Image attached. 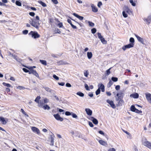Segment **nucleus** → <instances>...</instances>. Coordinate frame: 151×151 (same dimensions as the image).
Returning <instances> with one entry per match:
<instances>
[{"mask_svg":"<svg viewBox=\"0 0 151 151\" xmlns=\"http://www.w3.org/2000/svg\"><path fill=\"white\" fill-rule=\"evenodd\" d=\"M31 20L32 22H31V21H30V23L32 25L37 29H38L39 26L40 25L39 21H37L35 19H31Z\"/></svg>","mask_w":151,"mask_h":151,"instance_id":"nucleus-1","label":"nucleus"},{"mask_svg":"<svg viewBox=\"0 0 151 151\" xmlns=\"http://www.w3.org/2000/svg\"><path fill=\"white\" fill-rule=\"evenodd\" d=\"M142 143L144 145L151 149V143L146 139L142 140Z\"/></svg>","mask_w":151,"mask_h":151,"instance_id":"nucleus-2","label":"nucleus"},{"mask_svg":"<svg viewBox=\"0 0 151 151\" xmlns=\"http://www.w3.org/2000/svg\"><path fill=\"white\" fill-rule=\"evenodd\" d=\"M29 35H31L32 37L34 39L39 38L40 35L36 32H33L31 31L29 33Z\"/></svg>","mask_w":151,"mask_h":151,"instance_id":"nucleus-3","label":"nucleus"},{"mask_svg":"<svg viewBox=\"0 0 151 151\" xmlns=\"http://www.w3.org/2000/svg\"><path fill=\"white\" fill-rule=\"evenodd\" d=\"M124 95V93L122 91H120L119 93L116 94V96H117L118 98L116 99V100L118 101L119 99H122Z\"/></svg>","mask_w":151,"mask_h":151,"instance_id":"nucleus-4","label":"nucleus"},{"mask_svg":"<svg viewBox=\"0 0 151 151\" xmlns=\"http://www.w3.org/2000/svg\"><path fill=\"white\" fill-rule=\"evenodd\" d=\"M133 43H130L122 47V49L124 51H125L127 49L132 48L134 46Z\"/></svg>","mask_w":151,"mask_h":151,"instance_id":"nucleus-5","label":"nucleus"},{"mask_svg":"<svg viewBox=\"0 0 151 151\" xmlns=\"http://www.w3.org/2000/svg\"><path fill=\"white\" fill-rule=\"evenodd\" d=\"M123 9L125 12H127L129 14H131L132 12L131 10L126 6H124Z\"/></svg>","mask_w":151,"mask_h":151,"instance_id":"nucleus-6","label":"nucleus"},{"mask_svg":"<svg viewBox=\"0 0 151 151\" xmlns=\"http://www.w3.org/2000/svg\"><path fill=\"white\" fill-rule=\"evenodd\" d=\"M146 98L148 102L151 104V94L149 93H145Z\"/></svg>","mask_w":151,"mask_h":151,"instance_id":"nucleus-7","label":"nucleus"},{"mask_svg":"<svg viewBox=\"0 0 151 151\" xmlns=\"http://www.w3.org/2000/svg\"><path fill=\"white\" fill-rule=\"evenodd\" d=\"M135 36L136 37V38L137 39V40L139 42H141L142 44H145L144 39L140 37L139 36H138V35H135Z\"/></svg>","mask_w":151,"mask_h":151,"instance_id":"nucleus-8","label":"nucleus"},{"mask_svg":"<svg viewBox=\"0 0 151 151\" xmlns=\"http://www.w3.org/2000/svg\"><path fill=\"white\" fill-rule=\"evenodd\" d=\"M98 141L99 144L101 145L105 146V147H107L108 145L107 142L103 140H98Z\"/></svg>","mask_w":151,"mask_h":151,"instance_id":"nucleus-9","label":"nucleus"},{"mask_svg":"<svg viewBox=\"0 0 151 151\" xmlns=\"http://www.w3.org/2000/svg\"><path fill=\"white\" fill-rule=\"evenodd\" d=\"M106 101L107 103L109 104L111 106L113 109H115L116 108L115 105L114 103V102L112 101H110L109 100H107Z\"/></svg>","mask_w":151,"mask_h":151,"instance_id":"nucleus-10","label":"nucleus"},{"mask_svg":"<svg viewBox=\"0 0 151 151\" xmlns=\"http://www.w3.org/2000/svg\"><path fill=\"white\" fill-rule=\"evenodd\" d=\"M53 116L55 119L58 120H59L60 121H62L63 120V119L58 114H54Z\"/></svg>","mask_w":151,"mask_h":151,"instance_id":"nucleus-11","label":"nucleus"},{"mask_svg":"<svg viewBox=\"0 0 151 151\" xmlns=\"http://www.w3.org/2000/svg\"><path fill=\"white\" fill-rule=\"evenodd\" d=\"M144 20L146 22L147 24L150 23L151 22V15L149 16L147 18H144Z\"/></svg>","mask_w":151,"mask_h":151,"instance_id":"nucleus-12","label":"nucleus"},{"mask_svg":"<svg viewBox=\"0 0 151 151\" xmlns=\"http://www.w3.org/2000/svg\"><path fill=\"white\" fill-rule=\"evenodd\" d=\"M31 129L33 132H36L37 134H40V131L37 127H32Z\"/></svg>","mask_w":151,"mask_h":151,"instance_id":"nucleus-13","label":"nucleus"},{"mask_svg":"<svg viewBox=\"0 0 151 151\" xmlns=\"http://www.w3.org/2000/svg\"><path fill=\"white\" fill-rule=\"evenodd\" d=\"M98 86L99 87L98 88L100 90L101 89L102 92H103L104 91V86L103 84L100 83L98 85Z\"/></svg>","mask_w":151,"mask_h":151,"instance_id":"nucleus-14","label":"nucleus"},{"mask_svg":"<svg viewBox=\"0 0 151 151\" xmlns=\"http://www.w3.org/2000/svg\"><path fill=\"white\" fill-rule=\"evenodd\" d=\"M85 111L88 115H91L92 113V111L89 109L87 108L85 109Z\"/></svg>","mask_w":151,"mask_h":151,"instance_id":"nucleus-15","label":"nucleus"},{"mask_svg":"<svg viewBox=\"0 0 151 151\" xmlns=\"http://www.w3.org/2000/svg\"><path fill=\"white\" fill-rule=\"evenodd\" d=\"M73 15H74L75 17H76L78 19H79L80 20H82L83 19V17L82 16H81L78 15V14H76V13H73Z\"/></svg>","mask_w":151,"mask_h":151,"instance_id":"nucleus-16","label":"nucleus"},{"mask_svg":"<svg viewBox=\"0 0 151 151\" xmlns=\"http://www.w3.org/2000/svg\"><path fill=\"white\" fill-rule=\"evenodd\" d=\"M44 102L43 101L40 100L39 101V102H38V106L39 107H42L44 105Z\"/></svg>","mask_w":151,"mask_h":151,"instance_id":"nucleus-17","label":"nucleus"},{"mask_svg":"<svg viewBox=\"0 0 151 151\" xmlns=\"http://www.w3.org/2000/svg\"><path fill=\"white\" fill-rule=\"evenodd\" d=\"M91 8L92 11L94 12H97L98 11V9L97 8L94 6L93 4L91 5Z\"/></svg>","mask_w":151,"mask_h":151,"instance_id":"nucleus-18","label":"nucleus"},{"mask_svg":"<svg viewBox=\"0 0 151 151\" xmlns=\"http://www.w3.org/2000/svg\"><path fill=\"white\" fill-rule=\"evenodd\" d=\"M130 97H133L134 98H137L139 97V95L137 93H135L133 94H131L130 95Z\"/></svg>","mask_w":151,"mask_h":151,"instance_id":"nucleus-19","label":"nucleus"},{"mask_svg":"<svg viewBox=\"0 0 151 151\" xmlns=\"http://www.w3.org/2000/svg\"><path fill=\"white\" fill-rule=\"evenodd\" d=\"M93 54L91 52H88L87 53V56L88 59H91L92 57Z\"/></svg>","mask_w":151,"mask_h":151,"instance_id":"nucleus-20","label":"nucleus"},{"mask_svg":"<svg viewBox=\"0 0 151 151\" xmlns=\"http://www.w3.org/2000/svg\"><path fill=\"white\" fill-rule=\"evenodd\" d=\"M0 121L2 122L3 124H6V122L4 118L0 117Z\"/></svg>","mask_w":151,"mask_h":151,"instance_id":"nucleus-21","label":"nucleus"},{"mask_svg":"<svg viewBox=\"0 0 151 151\" xmlns=\"http://www.w3.org/2000/svg\"><path fill=\"white\" fill-rule=\"evenodd\" d=\"M32 74L35 76L36 77L38 78H39V76L38 73L35 70L32 69Z\"/></svg>","mask_w":151,"mask_h":151,"instance_id":"nucleus-22","label":"nucleus"},{"mask_svg":"<svg viewBox=\"0 0 151 151\" xmlns=\"http://www.w3.org/2000/svg\"><path fill=\"white\" fill-rule=\"evenodd\" d=\"M124 103V101L121 99L120 100H119L118 105L119 106H121L123 105Z\"/></svg>","mask_w":151,"mask_h":151,"instance_id":"nucleus-23","label":"nucleus"},{"mask_svg":"<svg viewBox=\"0 0 151 151\" xmlns=\"http://www.w3.org/2000/svg\"><path fill=\"white\" fill-rule=\"evenodd\" d=\"M50 137L51 139L50 145L52 146H53L54 145V137L52 135H50Z\"/></svg>","mask_w":151,"mask_h":151,"instance_id":"nucleus-24","label":"nucleus"},{"mask_svg":"<svg viewBox=\"0 0 151 151\" xmlns=\"http://www.w3.org/2000/svg\"><path fill=\"white\" fill-rule=\"evenodd\" d=\"M42 108H43L45 110H46V109L49 110L50 109V107L47 104L44 105Z\"/></svg>","mask_w":151,"mask_h":151,"instance_id":"nucleus-25","label":"nucleus"},{"mask_svg":"<svg viewBox=\"0 0 151 151\" xmlns=\"http://www.w3.org/2000/svg\"><path fill=\"white\" fill-rule=\"evenodd\" d=\"M40 62L43 65H47V62L46 61L43 60H40Z\"/></svg>","mask_w":151,"mask_h":151,"instance_id":"nucleus-26","label":"nucleus"},{"mask_svg":"<svg viewBox=\"0 0 151 151\" xmlns=\"http://www.w3.org/2000/svg\"><path fill=\"white\" fill-rule=\"evenodd\" d=\"M44 88L45 89L46 91H47L49 92L50 93L52 92V90L49 88L47 87H44Z\"/></svg>","mask_w":151,"mask_h":151,"instance_id":"nucleus-27","label":"nucleus"},{"mask_svg":"<svg viewBox=\"0 0 151 151\" xmlns=\"http://www.w3.org/2000/svg\"><path fill=\"white\" fill-rule=\"evenodd\" d=\"M102 43L104 44H106L107 43V41L103 37L100 40Z\"/></svg>","mask_w":151,"mask_h":151,"instance_id":"nucleus-28","label":"nucleus"},{"mask_svg":"<svg viewBox=\"0 0 151 151\" xmlns=\"http://www.w3.org/2000/svg\"><path fill=\"white\" fill-rule=\"evenodd\" d=\"M131 110L133 112H135V110H136V109L134 106V105H132L131 106L130 108Z\"/></svg>","mask_w":151,"mask_h":151,"instance_id":"nucleus-29","label":"nucleus"},{"mask_svg":"<svg viewBox=\"0 0 151 151\" xmlns=\"http://www.w3.org/2000/svg\"><path fill=\"white\" fill-rule=\"evenodd\" d=\"M92 122L93 123L95 124H97L98 123V120L95 118H94V119H93V120H92Z\"/></svg>","mask_w":151,"mask_h":151,"instance_id":"nucleus-30","label":"nucleus"},{"mask_svg":"<svg viewBox=\"0 0 151 151\" xmlns=\"http://www.w3.org/2000/svg\"><path fill=\"white\" fill-rule=\"evenodd\" d=\"M76 94L81 97H83L84 96V94L81 92H78Z\"/></svg>","mask_w":151,"mask_h":151,"instance_id":"nucleus-31","label":"nucleus"},{"mask_svg":"<svg viewBox=\"0 0 151 151\" xmlns=\"http://www.w3.org/2000/svg\"><path fill=\"white\" fill-rule=\"evenodd\" d=\"M38 2L43 6L45 7L46 6V4L45 3L42 2V1H38Z\"/></svg>","mask_w":151,"mask_h":151,"instance_id":"nucleus-32","label":"nucleus"},{"mask_svg":"<svg viewBox=\"0 0 151 151\" xmlns=\"http://www.w3.org/2000/svg\"><path fill=\"white\" fill-rule=\"evenodd\" d=\"M40 98V96H37L35 99V101L38 104V102H39V100Z\"/></svg>","mask_w":151,"mask_h":151,"instance_id":"nucleus-33","label":"nucleus"},{"mask_svg":"<svg viewBox=\"0 0 151 151\" xmlns=\"http://www.w3.org/2000/svg\"><path fill=\"white\" fill-rule=\"evenodd\" d=\"M129 1L132 6H136V3L133 1V0H129Z\"/></svg>","mask_w":151,"mask_h":151,"instance_id":"nucleus-34","label":"nucleus"},{"mask_svg":"<svg viewBox=\"0 0 151 151\" xmlns=\"http://www.w3.org/2000/svg\"><path fill=\"white\" fill-rule=\"evenodd\" d=\"M113 84L112 81L111 80L107 84V86L108 87H110Z\"/></svg>","mask_w":151,"mask_h":151,"instance_id":"nucleus-35","label":"nucleus"},{"mask_svg":"<svg viewBox=\"0 0 151 151\" xmlns=\"http://www.w3.org/2000/svg\"><path fill=\"white\" fill-rule=\"evenodd\" d=\"M111 80L114 82H116L118 81V79L116 77H112L111 78Z\"/></svg>","mask_w":151,"mask_h":151,"instance_id":"nucleus-36","label":"nucleus"},{"mask_svg":"<svg viewBox=\"0 0 151 151\" xmlns=\"http://www.w3.org/2000/svg\"><path fill=\"white\" fill-rule=\"evenodd\" d=\"M3 84L5 86H6L8 87H11V85L9 84L8 83H5L4 82L3 83Z\"/></svg>","mask_w":151,"mask_h":151,"instance_id":"nucleus-37","label":"nucleus"},{"mask_svg":"<svg viewBox=\"0 0 151 151\" xmlns=\"http://www.w3.org/2000/svg\"><path fill=\"white\" fill-rule=\"evenodd\" d=\"M16 5L19 6H22L21 3L19 1H16L15 2Z\"/></svg>","mask_w":151,"mask_h":151,"instance_id":"nucleus-38","label":"nucleus"},{"mask_svg":"<svg viewBox=\"0 0 151 151\" xmlns=\"http://www.w3.org/2000/svg\"><path fill=\"white\" fill-rule=\"evenodd\" d=\"M122 15L125 18L127 17L128 15L127 14L125 13V12L124 11H123L122 12Z\"/></svg>","mask_w":151,"mask_h":151,"instance_id":"nucleus-39","label":"nucleus"},{"mask_svg":"<svg viewBox=\"0 0 151 151\" xmlns=\"http://www.w3.org/2000/svg\"><path fill=\"white\" fill-rule=\"evenodd\" d=\"M88 23L89 24V26H90L93 27L94 25V24L92 22H91L90 21H88Z\"/></svg>","mask_w":151,"mask_h":151,"instance_id":"nucleus-40","label":"nucleus"},{"mask_svg":"<svg viewBox=\"0 0 151 151\" xmlns=\"http://www.w3.org/2000/svg\"><path fill=\"white\" fill-rule=\"evenodd\" d=\"M97 35L99 38L100 40L103 38V36L101 35L100 33H98Z\"/></svg>","mask_w":151,"mask_h":151,"instance_id":"nucleus-41","label":"nucleus"},{"mask_svg":"<svg viewBox=\"0 0 151 151\" xmlns=\"http://www.w3.org/2000/svg\"><path fill=\"white\" fill-rule=\"evenodd\" d=\"M111 68H110L109 69H108L107 70H106V74L107 75H109L110 73V69H111Z\"/></svg>","mask_w":151,"mask_h":151,"instance_id":"nucleus-42","label":"nucleus"},{"mask_svg":"<svg viewBox=\"0 0 151 151\" xmlns=\"http://www.w3.org/2000/svg\"><path fill=\"white\" fill-rule=\"evenodd\" d=\"M27 68L30 70V71H29V74H32V67H27Z\"/></svg>","mask_w":151,"mask_h":151,"instance_id":"nucleus-43","label":"nucleus"},{"mask_svg":"<svg viewBox=\"0 0 151 151\" xmlns=\"http://www.w3.org/2000/svg\"><path fill=\"white\" fill-rule=\"evenodd\" d=\"M100 93V90L99 89H98L96 91V95H97L99 94Z\"/></svg>","mask_w":151,"mask_h":151,"instance_id":"nucleus-44","label":"nucleus"},{"mask_svg":"<svg viewBox=\"0 0 151 151\" xmlns=\"http://www.w3.org/2000/svg\"><path fill=\"white\" fill-rule=\"evenodd\" d=\"M91 32L93 34H94L96 32V29H95V28H93L91 29Z\"/></svg>","mask_w":151,"mask_h":151,"instance_id":"nucleus-45","label":"nucleus"},{"mask_svg":"<svg viewBox=\"0 0 151 151\" xmlns=\"http://www.w3.org/2000/svg\"><path fill=\"white\" fill-rule=\"evenodd\" d=\"M129 41L132 43H133L134 42V39L133 37L130 38L129 39Z\"/></svg>","mask_w":151,"mask_h":151,"instance_id":"nucleus-46","label":"nucleus"},{"mask_svg":"<svg viewBox=\"0 0 151 151\" xmlns=\"http://www.w3.org/2000/svg\"><path fill=\"white\" fill-rule=\"evenodd\" d=\"M53 78L57 80H58L59 79V78L57 76L55 75L54 74L53 76Z\"/></svg>","mask_w":151,"mask_h":151,"instance_id":"nucleus-47","label":"nucleus"},{"mask_svg":"<svg viewBox=\"0 0 151 151\" xmlns=\"http://www.w3.org/2000/svg\"><path fill=\"white\" fill-rule=\"evenodd\" d=\"M44 101L45 104L47 103L49 101V100L47 98H45L44 99Z\"/></svg>","mask_w":151,"mask_h":151,"instance_id":"nucleus-48","label":"nucleus"},{"mask_svg":"<svg viewBox=\"0 0 151 151\" xmlns=\"http://www.w3.org/2000/svg\"><path fill=\"white\" fill-rule=\"evenodd\" d=\"M136 113H137L138 114H141L142 113V111L141 110H139L137 109H136V110H135V112Z\"/></svg>","mask_w":151,"mask_h":151,"instance_id":"nucleus-49","label":"nucleus"},{"mask_svg":"<svg viewBox=\"0 0 151 151\" xmlns=\"http://www.w3.org/2000/svg\"><path fill=\"white\" fill-rule=\"evenodd\" d=\"M85 88L87 90H88V91H89L90 90V89L89 88V87L88 86L87 84H85Z\"/></svg>","mask_w":151,"mask_h":151,"instance_id":"nucleus-50","label":"nucleus"},{"mask_svg":"<svg viewBox=\"0 0 151 151\" xmlns=\"http://www.w3.org/2000/svg\"><path fill=\"white\" fill-rule=\"evenodd\" d=\"M84 76L86 77H88V71L87 70V71H86L84 72Z\"/></svg>","mask_w":151,"mask_h":151,"instance_id":"nucleus-51","label":"nucleus"},{"mask_svg":"<svg viewBox=\"0 0 151 151\" xmlns=\"http://www.w3.org/2000/svg\"><path fill=\"white\" fill-rule=\"evenodd\" d=\"M65 114L67 116H69L71 115V113L69 111H67L65 112Z\"/></svg>","mask_w":151,"mask_h":151,"instance_id":"nucleus-52","label":"nucleus"},{"mask_svg":"<svg viewBox=\"0 0 151 151\" xmlns=\"http://www.w3.org/2000/svg\"><path fill=\"white\" fill-rule=\"evenodd\" d=\"M23 34L24 35L27 34L28 33V31L27 30H24L22 32Z\"/></svg>","mask_w":151,"mask_h":151,"instance_id":"nucleus-53","label":"nucleus"},{"mask_svg":"<svg viewBox=\"0 0 151 151\" xmlns=\"http://www.w3.org/2000/svg\"><path fill=\"white\" fill-rule=\"evenodd\" d=\"M55 4H57L58 3L57 0H51Z\"/></svg>","mask_w":151,"mask_h":151,"instance_id":"nucleus-54","label":"nucleus"},{"mask_svg":"<svg viewBox=\"0 0 151 151\" xmlns=\"http://www.w3.org/2000/svg\"><path fill=\"white\" fill-rule=\"evenodd\" d=\"M88 124L89 125V126L91 127H93V125L92 123L90 122H88Z\"/></svg>","mask_w":151,"mask_h":151,"instance_id":"nucleus-55","label":"nucleus"},{"mask_svg":"<svg viewBox=\"0 0 151 151\" xmlns=\"http://www.w3.org/2000/svg\"><path fill=\"white\" fill-rule=\"evenodd\" d=\"M61 32L58 29H57L56 30H55V33H59L60 34Z\"/></svg>","mask_w":151,"mask_h":151,"instance_id":"nucleus-56","label":"nucleus"},{"mask_svg":"<svg viewBox=\"0 0 151 151\" xmlns=\"http://www.w3.org/2000/svg\"><path fill=\"white\" fill-rule=\"evenodd\" d=\"M66 86L67 87H71V85L70 83H67L66 84Z\"/></svg>","mask_w":151,"mask_h":151,"instance_id":"nucleus-57","label":"nucleus"},{"mask_svg":"<svg viewBox=\"0 0 151 151\" xmlns=\"http://www.w3.org/2000/svg\"><path fill=\"white\" fill-rule=\"evenodd\" d=\"M120 86L119 85H117L115 87V89L116 90H119L120 89Z\"/></svg>","mask_w":151,"mask_h":151,"instance_id":"nucleus-58","label":"nucleus"},{"mask_svg":"<svg viewBox=\"0 0 151 151\" xmlns=\"http://www.w3.org/2000/svg\"><path fill=\"white\" fill-rule=\"evenodd\" d=\"M72 117L74 118H77V115L74 113H73L72 114Z\"/></svg>","mask_w":151,"mask_h":151,"instance_id":"nucleus-59","label":"nucleus"},{"mask_svg":"<svg viewBox=\"0 0 151 151\" xmlns=\"http://www.w3.org/2000/svg\"><path fill=\"white\" fill-rule=\"evenodd\" d=\"M23 70L25 73H28L29 72V70L25 68H23Z\"/></svg>","mask_w":151,"mask_h":151,"instance_id":"nucleus-60","label":"nucleus"},{"mask_svg":"<svg viewBox=\"0 0 151 151\" xmlns=\"http://www.w3.org/2000/svg\"><path fill=\"white\" fill-rule=\"evenodd\" d=\"M12 56L17 61H18V60L17 59V56H16L15 55H12Z\"/></svg>","mask_w":151,"mask_h":151,"instance_id":"nucleus-61","label":"nucleus"},{"mask_svg":"<svg viewBox=\"0 0 151 151\" xmlns=\"http://www.w3.org/2000/svg\"><path fill=\"white\" fill-rule=\"evenodd\" d=\"M58 26L59 27H61L63 26V24L62 23L60 22L58 24Z\"/></svg>","mask_w":151,"mask_h":151,"instance_id":"nucleus-62","label":"nucleus"},{"mask_svg":"<svg viewBox=\"0 0 151 151\" xmlns=\"http://www.w3.org/2000/svg\"><path fill=\"white\" fill-rule=\"evenodd\" d=\"M29 14L31 16L33 17L35 15V13L33 12H30L29 13Z\"/></svg>","mask_w":151,"mask_h":151,"instance_id":"nucleus-63","label":"nucleus"},{"mask_svg":"<svg viewBox=\"0 0 151 151\" xmlns=\"http://www.w3.org/2000/svg\"><path fill=\"white\" fill-rule=\"evenodd\" d=\"M108 151H116V150L114 148H111L109 149L108 150Z\"/></svg>","mask_w":151,"mask_h":151,"instance_id":"nucleus-64","label":"nucleus"}]
</instances>
